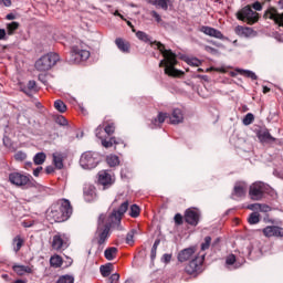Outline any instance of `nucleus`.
<instances>
[{"mask_svg":"<svg viewBox=\"0 0 283 283\" xmlns=\"http://www.w3.org/2000/svg\"><path fill=\"white\" fill-rule=\"evenodd\" d=\"M196 253V248H187L179 252L178 254V261L179 262H187L188 260H191V256Z\"/></svg>","mask_w":283,"mask_h":283,"instance_id":"20","label":"nucleus"},{"mask_svg":"<svg viewBox=\"0 0 283 283\" xmlns=\"http://www.w3.org/2000/svg\"><path fill=\"white\" fill-rule=\"evenodd\" d=\"M237 72L242 76H247V78H251L252 81H258V75H255L253 71L237 69Z\"/></svg>","mask_w":283,"mask_h":283,"instance_id":"32","label":"nucleus"},{"mask_svg":"<svg viewBox=\"0 0 283 283\" xmlns=\"http://www.w3.org/2000/svg\"><path fill=\"white\" fill-rule=\"evenodd\" d=\"M6 39V29H0V41H3Z\"/></svg>","mask_w":283,"mask_h":283,"instance_id":"60","label":"nucleus"},{"mask_svg":"<svg viewBox=\"0 0 283 283\" xmlns=\"http://www.w3.org/2000/svg\"><path fill=\"white\" fill-rule=\"evenodd\" d=\"M17 30H19V22H11L7 24V34H9V36H12Z\"/></svg>","mask_w":283,"mask_h":283,"instance_id":"39","label":"nucleus"},{"mask_svg":"<svg viewBox=\"0 0 283 283\" xmlns=\"http://www.w3.org/2000/svg\"><path fill=\"white\" fill-rule=\"evenodd\" d=\"M203 262H205V254H201L200 256H196L186 266V272H188L189 275H193V273H198V271L202 269Z\"/></svg>","mask_w":283,"mask_h":283,"instance_id":"11","label":"nucleus"},{"mask_svg":"<svg viewBox=\"0 0 283 283\" xmlns=\"http://www.w3.org/2000/svg\"><path fill=\"white\" fill-rule=\"evenodd\" d=\"M23 238H21V235H17L13 239V250L15 251V253H19V251H21V247H23Z\"/></svg>","mask_w":283,"mask_h":283,"instance_id":"35","label":"nucleus"},{"mask_svg":"<svg viewBox=\"0 0 283 283\" xmlns=\"http://www.w3.org/2000/svg\"><path fill=\"white\" fill-rule=\"evenodd\" d=\"M150 6L161 8V10H169V2L167 0H149Z\"/></svg>","mask_w":283,"mask_h":283,"instance_id":"29","label":"nucleus"},{"mask_svg":"<svg viewBox=\"0 0 283 283\" xmlns=\"http://www.w3.org/2000/svg\"><path fill=\"white\" fill-rule=\"evenodd\" d=\"M103 126H97L95 129V136L96 138H99L102 140V145L106 148L109 149V147H114V145H119L120 142L116 139V137H111L108 140L103 138Z\"/></svg>","mask_w":283,"mask_h":283,"instance_id":"13","label":"nucleus"},{"mask_svg":"<svg viewBox=\"0 0 283 283\" xmlns=\"http://www.w3.org/2000/svg\"><path fill=\"white\" fill-rule=\"evenodd\" d=\"M129 209V201H124L118 209H114L112 213L107 217L105 214H101L97 221V230L95 232L94 240L98 244V247H105L107 240H109V235L112 229L115 231H123V226L120 221L123 220V216L127 213Z\"/></svg>","mask_w":283,"mask_h":283,"instance_id":"1","label":"nucleus"},{"mask_svg":"<svg viewBox=\"0 0 283 283\" xmlns=\"http://www.w3.org/2000/svg\"><path fill=\"white\" fill-rule=\"evenodd\" d=\"M266 191V184L256 181L250 186V198L251 200H262L264 192Z\"/></svg>","mask_w":283,"mask_h":283,"instance_id":"9","label":"nucleus"},{"mask_svg":"<svg viewBox=\"0 0 283 283\" xmlns=\"http://www.w3.org/2000/svg\"><path fill=\"white\" fill-rule=\"evenodd\" d=\"M175 222H176V224H182V214L177 213L175 216Z\"/></svg>","mask_w":283,"mask_h":283,"instance_id":"55","label":"nucleus"},{"mask_svg":"<svg viewBox=\"0 0 283 283\" xmlns=\"http://www.w3.org/2000/svg\"><path fill=\"white\" fill-rule=\"evenodd\" d=\"M13 271L17 275H25V273H33L30 265H13Z\"/></svg>","mask_w":283,"mask_h":283,"instance_id":"25","label":"nucleus"},{"mask_svg":"<svg viewBox=\"0 0 283 283\" xmlns=\"http://www.w3.org/2000/svg\"><path fill=\"white\" fill-rule=\"evenodd\" d=\"M244 193H247V188L244 187V185L237 184L234 186L232 196H237V198H242L244 197Z\"/></svg>","mask_w":283,"mask_h":283,"instance_id":"27","label":"nucleus"},{"mask_svg":"<svg viewBox=\"0 0 283 283\" xmlns=\"http://www.w3.org/2000/svg\"><path fill=\"white\" fill-rule=\"evenodd\" d=\"M211 247V237H206L201 243V251H207Z\"/></svg>","mask_w":283,"mask_h":283,"instance_id":"47","label":"nucleus"},{"mask_svg":"<svg viewBox=\"0 0 283 283\" xmlns=\"http://www.w3.org/2000/svg\"><path fill=\"white\" fill-rule=\"evenodd\" d=\"M70 239L66 234L63 233H56L53 235L51 247L53 251H65L67 249Z\"/></svg>","mask_w":283,"mask_h":283,"instance_id":"10","label":"nucleus"},{"mask_svg":"<svg viewBox=\"0 0 283 283\" xmlns=\"http://www.w3.org/2000/svg\"><path fill=\"white\" fill-rule=\"evenodd\" d=\"M50 264L55 269H60V266H63V259L59 255L51 256Z\"/></svg>","mask_w":283,"mask_h":283,"instance_id":"34","label":"nucleus"},{"mask_svg":"<svg viewBox=\"0 0 283 283\" xmlns=\"http://www.w3.org/2000/svg\"><path fill=\"white\" fill-rule=\"evenodd\" d=\"M114 17H120L122 20L125 21V17H123V14H120V13L118 12V10H116V11L114 12Z\"/></svg>","mask_w":283,"mask_h":283,"instance_id":"62","label":"nucleus"},{"mask_svg":"<svg viewBox=\"0 0 283 283\" xmlns=\"http://www.w3.org/2000/svg\"><path fill=\"white\" fill-rule=\"evenodd\" d=\"M253 120H255V115H253L252 113H248L244 117H243V125L249 126V125H253Z\"/></svg>","mask_w":283,"mask_h":283,"instance_id":"43","label":"nucleus"},{"mask_svg":"<svg viewBox=\"0 0 283 283\" xmlns=\"http://www.w3.org/2000/svg\"><path fill=\"white\" fill-rule=\"evenodd\" d=\"M24 168H25V169L32 168V161H27V163L24 164Z\"/></svg>","mask_w":283,"mask_h":283,"instance_id":"63","label":"nucleus"},{"mask_svg":"<svg viewBox=\"0 0 283 283\" xmlns=\"http://www.w3.org/2000/svg\"><path fill=\"white\" fill-rule=\"evenodd\" d=\"M247 209L254 212L261 211V213H269V211H271V207L266 203H251Z\"/></svg>","mask_w":283,"mask_h":283,"instance_id":"21","label":"nucleus"},{"mask_svg":"<svg viewBox=\"0 0 283 283\" xmlns=\"http://www.w3.org/2000/svg\"><path fill=\"white\" fill-rule=\"evenodd\" d=\"M87 59H90V52L85 49V44L83 42L71 48L70 63L78 65V63H83L87 61Z\"/></svg>","mask_w":283,"mask_h":283,"instance_id":"5","label":"nucleus"},{"mask_svg":"<svg viewBox=\"0 0 283 283\" xmlns=\"http://www.w3.org/2000/svg\"><path fill=\"white\" fill-rule=\"evenodd\" d=\"M72 216V203L67 199H60L46 211V218L50 222H65Z\"/></svg>","mask_w":283,"mask_h":283,"instance_id":"3","label":"nucleus"},{"mask_svg":"<svg viewBox=\"0 0 283 283\" xmlns=\"http://www.w3.org/2000/svg\"><path fill=\"white\" fill-rule=\"evenodd\" d=\"M53 165L55 169H63V155L54 153L53 154Z\"/></svg>","mask_w":283,"mask_h":283,"instance_id":"30","label":"nucleus"},{"mask_svg":"<svg viewBox=\"0 0 283 283\" xmlns=\"http://www.w3.org/2000/svg\"><path fill=\"white\" fill-rule=\"evenodd\" d=\"M101 163V155L94 151H85L80 158V165L82 169H96Z\"/></svg>","mask_w":283,"mask_h":283,"instance_id":"7","label":"nucleus"},{"mask_svg":"<svg viewBox=\"0 0 283 283\" xmlns=\"http://www.w3.org/2000/svg\"><path fill=\"white\" fill-rule=\"evenodd\" d=\"M98 182L107 189L114 185V178L107 172V170H101L98 172Z\"/></svg>","mask_w":283,"mask_h":283,"instance_id":"16","label":"nucleus"},{"mask_svg":"<svg viewBox=\"0 0 283 283\" xmlns=\"http://www.w3.org/2000/svg\"><path fill=\"white\" fill-rule=\"evenodd\" d=\"M27 87H28V90H34V87H36V82L29 81Z\"/></svg>","mask_w":283,"mask_h":283,"instance_id":"57","label":"nucleus"},{"mask_svg":"<svg viewBox=\"0 0 283 283\" xmlns=\"http://www.w3.org/2000/svg\"><path fill=\"white\" fill-rule=\"evenodd\" d=\"M188 63H189V65H193L195 67H199V65H201L200 60H198V59H196V57L190 59V60L188 61Z\"/></svg>","mask_w":283,"mask_h":283,"instance_id":"51","label":"nucleus"},{"mask_svg":"<svg viewBox=\"0 0 283 283\" xmlns=\"http://www.w3.org/2000/svg\"><path fill=\"white\" fill-rule=\"evenodd\" d=\"M235 32L237 34H239V36H251V34L253 33V29L239 25L237 27Z\"/></svg>","mask_w":283,"mask_h":283,"instance_id":"28","label":"nucleus"},{"mask_svg":"<svg viewBox=\"0 0 283 283\" xmlns=\"http://www.w3.org/2000/svg\"><path fill=\"white\" fill-rule=\"evenodd\" d=\"M101 127H103V132H105V134H107V136H112V134H114V132H116V126H114V123H108V124H103L99 125Z\"/></svg>","mask_w":283,"mask_h":283,"instance_id":"36","label":"nucleus"},{"mask_svg":"<svg viewBox=\"0 0 283 283\" xmlns=\"http://www.w3.org/2000/svg\"><path fill=\"white\" fill-rule=\"evenodd\" d=\"M169 118H170L171 125H178V124L182 123V120H185V117L182 115V111L179 109V108H175Z\"/></svg>","mask_w":283,"mask_h":283,"instance_id":"22","label":"nucleus"},{"mask_svg":"<svg viewBox=\"0 0 283 283\" xmlns=\"http://www.w3.org/2000/svg\"><path fill=\"white\" fill-rule=\"evenodd\" d=\"M129 216L130 218H138L140 216V207L138 205L130 206Z\"/></svg>","mask_w":283,"mask_h":283,"instance_id":"42","label":"nucleus"},{"mask_svg":"<svg viewBox=\"0 0 283 283\" xmlns=\"http://www.w3.org/2000/svg\"><path fill=\"white\" fill-rule=\"evenodd\" d=\"M264 17L265 19H271L276 25L283 28V13H279L277 10L270 8L265 11Z\"/></svg>","mask_w":283,"mask_h":283,"instance_id":"15","label":"nucleus"},{"mask_svg":"<svg viewBox=\"0 0 283 283\" xmlns=\"http://www.w3.org/2000/svg\"><path fill=\"white\" fill-rule=\"evenodd\" d=\"M41 171H43V167H38L33 170V176H35V178H39V174H41Z\"/></svg>","mask_w":283,"mask_h":283,"instance_id":"58","label":"nucleus"},{"mask_svg":"<svg viewBox=\"0 0 283 283\" xmlns=\"http://www.w3.org/2000/svg\"><path fill=\"white\" fill-rule=\"evenodd\" d=\"M160 245V239L155 240L151 251H150V258L151 260L156 259V251H158V247Z\"/></svg>","mask_w":283,"mask_h":283,"instance_id":"45","label":"nucleus"},{"mask_svg":"<svg viewBox=\"0 0 283 283\" xmlns=\"http://www.w3.org/2000/svg\"><path fill=\"white\" fill-rule=\"evenodd\" d=\"M46 174H54V168L52 166H48L45 168Z\"/></svg>","mask_w":283,"mask_h":283,"instance_id":"61","label":"nucleus"},{"mask_svg":"<svg viewBox=\"0 0 283 283\" xmlns=\"http://www.w3.org/2000/svg\"><path fill=\"white\" fill-rule=\"evenodd\" d=\"M252 8H253L254 10H256L258 12H260V11L262 10V3H260V2H254V3L252 4Z\"/></svg>","mask_w":283,"mask_h":283,"instance_id":"56","label":"nucleus"},{"mask_svg":"<svg viewBox=\"0 0 283 283\" xmlns=\"http://www.w3.org/2000/svg\"><path fill=\"white\" fill-rule=\"evenodd\" d=\"M14 158H15V160L23 161V160H25V158H28V155L25 153H23V151H18L14 155Z\"/></svg>","mask_w":283,"mask_h":283,"instance_id":"50","label":"nucleus"},{"mask_svg":"<svg viewBox=\"0 0 283 283\" xmlns=\"http://www.w3.org/2000/svg\"><path fill=\"white\" fill-rule=\"evenodd\" d=\"M237 18L239 21H243L244 23H249V25H253V23H258L260 19V14H258L251 7H244L237 13Z\"/></svg>","mask_w":283,"mask_h":283,"instance_id":"8","label":"nucleus"},{"mask_svg":"<svg viewBox=\"0 0 283 283\" xmlns=\"http://www.w3.org/2000/svg\"><path fill=\"white\" fill-rule=\"evenodd\" d=\"M249 224H258L260 222V212H252L248 218Z\"/></svg>","mask_w":283,"mask_h":283,"instance_id":"41","label":"nucleus"},{"mask_svg":"<svg viewBox=\"0 0 283 283\" xmlns=\"http://www.w3.org/2000/svg\"><path fill=\"white\" fill-rule=\"evenodd\" d=\"M200 32H202L207 36H212L213 39H220L221 41L224 39V34H222L220 30L213 29L211 27H201Z\"/></svg>","mask_w":283,"mask_h":283,"instance_id":"19","label":"nucleus"},{"mask_svg":"<svg viewBox=\"0 0 283 283\" xmlns=\"http://www.w3.org/2000/svg\"><path fill=\"white\" fill-rule=\"evenodd\" d=\"M13 283H25V281H24V280L19 279V280H15Z\"/></svg>","mask_w":283,"mask_h":283,"instance_id":"64","label":"nucleus"},{"mask_svg":"<svg viewBox=\"0 0 283 283\" xmlns=\"http://www.w3.org/2000/svg\"><path fill=\"white\" fill-rule=\"evenodd\" d=\"M185 220L188 224H191V227H198V222H200V210L196 208L187 209Z\"/></svg>","mask_w":283,"mask_h":283,"instance_id":"12","label":"nucleus"},{"mask_svg":"<svg viewBox=\"0 0 283 283\" xmlns=\"http://www.w3.org/2000/svg\"><path fill=\"white\" fill-rule=\"evenodd\" d=\"M99 271L103 277H109L112 275V264L101 265Z\"/></svg>","mask_w":283,"mask_h":283,"instance_id":"40","label":"nucleus"},{"mask_svg":"<svg viewBox=\"0 0 283 283\" xmlns=\"http://www.w3.org/2000/svg\"><path fill=\"white\" fill-rule=\"evenodd\" d=\"M54 107L57 112H60L61 114L67 112V106L65 105V103L61 99H57L54 102Z\"/></svg>","mask_w":283,"mask_h":283,"instance_id":"38","label":"nucleus"},{"mask_svg":"<svg viewBox=\"0 0 283 283\" xmlns=\"http://www.w3.org/2000/svg\"><path fill=\"white\" fill-rule=\"evenodd\" d=\"M150 15L153 17V19H155V21L157 22V23H160V21H163V18L159 15V13L158 12H156V11H151L150 12Z\"/></svg>","mask_w":283,"mask_h":283,"instance_id":"52","label":"nucleus"},{"mask_svg":"<svg viewBox=\"0 0 283 283\" xmlns=\"http://www.w3.org/2000/svg\"><path fill=\"white\" fill-rule=\"evenodd\" d=\"M262 233L265 238H283V228L279 226H266Z\"/></svg>","mask_w":283,"mask_h":283,"instance_id":"14","label":"nucleus"},{"mask_svg":"<svg viewBox=\"0 0 283 283\" xmlns=\"http://www.w3.org/2000/svg\"><path fill=\"white\" fill-rule=\"evenodd\" d=\"M137 39L143 41L144 43H149L151 45H156L157 50L163 54L164 59L159 62V67H165L164 72L167 76H178L179 71L176 70V65L178 64V60H176V54L171 52V50L165 49V44L153 41L151 36L146 32L138 31L136 33Z\"/></svg>","mask_w":283,"mask_h":283,"instance_id":"2","label":"nucleus"},{"mask_svg":"<svg viewBox=\"0 0 283 283\" xmlns=\"http://www.w3.org/2000/svg\"><path fill=\"white\" fill-rule=\"evenodd\" d=\"M56 283H74V276L72 275H62L59 277Z\"/></svg>","mask_w":283,"mask_h":283,"instance_id":"46","label":"nucleus"},{"mask_svg":"<svg viewBox=\"0 0 283 283\" xmlns=\"http://www.w3.org/2000/svg\"><path fill=\"white\" fill-rule=\"evenodd\" d=\"M55 123H57V125H61L62 127H65V125H67V119L63 117V115H60L55 118Z\"/></svg>","mask_w":283,"mask_h":283,"instance_id":"48","label":"nucleus"},{"mask_svg":"<svg viewBox=\"0 0 283 283\" xmlns=\"http://www.w3.org/2000/svg\"><path fill=\"white\" fill-rule=\"evenodd\" d=\"M120 280V274L114 273L107 279V283H116Z\"/></svg>","mask_w":283,"mask_h":283,"instance_id":"49","label":"nucleus"},{"mask_svg":"<svg viewBox=\"0 0 283 283\" xmlns=\"http://www.w3.org/2000/svg\"><path fill=\"white\" fill-rule=\"evenodd\" d=\"M9 182L15 187H21L22 189H33L39 187V182H36L31 175L21 172H10Z\"/></svg>","mask_w":283,"mask_h":283,"instance_id":"4","label":"nucleus"},{"mask_svg":"<svg viewBox=\"0 0 283 283\" xmlns=\"http://www.w3.org/2000/svg\"><path fill=\"white\" fill-rule=\"evenodd\" d=\"M205 50H206V52H210V54H216V52H218V50H216L211 46H206Z\"/></svg>","mask_w":283,"mask_h":283,"instance_id":"59","label":"nucleus"},{"mask_svg":"<svg viewBox=\"0 0 283 283\" xmlns=\"http://www.w3.org/2000/svg\"><path fill=\"white\" fill-rule=\"evenodd\" d=\"M161 262H164L165 264H169V262H171V254H164L161 258Z\"/></svg>","mask_w":283,"mask_h":283,"instance_id":"53","label":"nucleus"},{"mask_svg":"<svg viewBox=\"0 0 283 283\" xmlns=\"http://www.w3.org/2000/svg\"><path fill=\"white\" fill-rule=\"evenodd\" d=\"M116 255H118V248L111 247V248H107V249L104 251V256H105L108 261L116 260Z\"/></svg>","mask_w":283,"mask_h":283,"instance_id":"26","label":"nucleus"},{"mask_svg":"<svg viewBox=\"0 0 283 283\" xmlns=\"http://www.w3.org/2000/svg\"><path fill=\"white\" fill-rule=\"evenodd\" d=\"M60 56L57 53H49L43 55L35 62V70L39 72H48V70H52L56 62L59 61Z\"/></svg>","mask_w":283,"mask_h":283,"instance_id":"6","label":"nucleus"},{"mask_svg":"<svg viewBox=\"0 0 283 283\" xmlns=\"http://www.w3.org/2000/svg\"><path fill=\"white\" fill-rule=\"evenodd\" d=\"M138 233V230L133 229L126 235V244H134V235Z\"/></svg>","mask_w":283,"mask_h":283,"instance_id":"44","label":"nucleus"},{"mask_svg":"<svg viewBox=\"0 0 283 283\" xmlns=\"http://www.w3.org/2000/svg\"><path fill=\"white\" fill-rule=\"evenodd\" d=\"M256 138H259L260 143H275V137L271 136L269 128L261 127L256 130Z\"/></svg>","mask_w":283,"mask_h":283,"instance_id":"17","label":"nucleus"},{"mask_svg":"<svg viewBox=\"0 0 283 283\" xmlns=\"http://www.w3.org/2000/svg\"><path fill=\"white\" fill-rule=\"evenodd\" d=\"M45 158H48L45 153H38L33 157V163L34 165H43V163H45Z\"/></svg>","mask_w":283,"mask_h":283,"instance_id":"37","label":"nucleus"},{"mask_svg":"<svg viewBox=\"0 0 283 283\" xmlns=\"http://www.w3.org/2000/svg\"><path fill=\"white\" fill-rule=\"evenodd\" d=\"M98 196L96 195V187L93 185H87L84 188V200L85 202H94Z\"/></svg>","mask_w":283,"mask_h":283,"instance_id":"18","label":"nucleus"},{"mask_svg":"<svg viewBox=\"0 0 283 283\" xmlns=\"http://www.w3.org/2000/svg\"><path fill=\"white\" fill-rule=\"evenodd\" d=\"M106 163L107 165H109V167H116L120 165V159L116 155H109L106 158Z\"/></svg>","mask_w":283,"mask_h":283,"instance_id":"33","label":"nucleus"},{"mask_svg":"<svg viewBox=\"0 0 283 283\" xmlns=\"http://www.w3.org/2000/svg\"><path fill=\"white\" fill-rule=\"evenodd\" d=\"M168 116L169 114L167 113H159L157 118L151 120V124H150L151 129H156V127H160L163 123H165Z\"/></svg>","mask_w":283,"mask_h":283,"instance_id":"23","label":"nucleus"},{"mask_svg":"<svg viewBox=\"0 0 283 283\" xmlns=\"http://www.w3.org/2000/svg\"><path fill=\"white\" fill-rule=\"evenodd\" d=\"M0 6H4V8H10V6H12V0H0Z\"/></svg>","mask_w":283,"mask_h":283,"instance_id":"54","label":"nucleus"},{"mask_svg":"<svg viewBox=\"0 0 283 283\" xmlns=\"http://www.w3.org/2000/svg\"><path fill=\"white\" fill-rule=\"evenodd\" d=\"M226 264H228L229 266L235 264V269H238V268L242 266V264H244V259H242L240 262V259H237L234 256V254H230L226 259Z\"/></svg>","mask_w":283,"mask_h":283,"instance_id":"24","label":"nucleus"},{"mask_svg":"<svg viewBox=\"0 0 283 283\" xmlns=\"http://www.w3.org/2000/svg\"><path fill=\"white\" fill-rule=\"evenodd\" d=\"M115 43L120 52H129V43L125 42L124 39L117 38Z\"/></svg>","mask_w":283,"mask_h":283,"instance_id":"31","label":"nucleus"}]
</instances>
